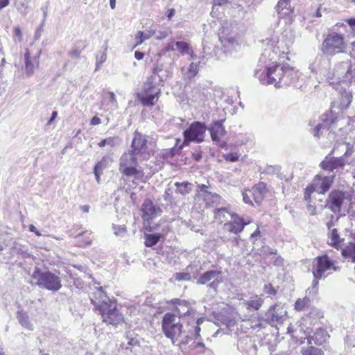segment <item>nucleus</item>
Returning <instances> with one entry per match:
<instances>
[{"mask_svg":"<svg viewBox=\"0 0 355 355\" xmlns=\"http://www.w3.org/2000/svg\"><path fill=\"white\" fill-rule=\"evenodd\" d=\"M286 311L280 306H271L265 315V320L271 325L282 323L284 320Z\"/></svg>","mask_w":355,"mask_h":355,"instance_id":"19","label":"nucleus"},{"mask_svg":"<svg viewBox=\"0 0 355 355\" xmlns=\"http://www.w3.org/2000/svg\"><path fill=\"white\" fill-rule=\"evenodd\" d=\"M347 149L343 155L340 157H331V155L334 153V149L325 157L324 159L320 164V166L325 171L334 172L336 170V173H341L344 170V167L346 164H349L350 162L347 158L352 155V150L349 146V144L347 145Z\"/></svg>","mask_w":355,"mask_h":355,"instance_id":"11","label":"nucleus"},{"mask_svg":"<svg viewBox=\"0 0 355 355\" xmlns=\"http://www.w3.org/2000/svg\"><path fill=\"white\" fill-rule=\"evenodd\" d=\"M29 230L32 232L35 233L37 236H41V233L36 229L33 225H29Z\"/></svg>","mask_w":355,"mask_h":355,"instance_id":"62","label":"nucleus"},{"mask_svg":"<svg viewBox=\"0 0 355 355\" xmlns=\"http://www.w3.org/2000/svg\"><path fill=\"white\" fill-rule=\"evenodd\" d=\"M352 195L349 192L343 191L340 190L331 191L326 200V207L333 213L337 214L336 222L343 217L346 216L348 211H342V207L345 200H351Z\"/></svg>","mask_w":355,"mask_h":355,"instance_id":"10","label":"nucleus"},{"mask_svg":"<svg viewBox=\"0 0 355 355\" xmlns=\"http://www.w3.org/2000/svg\"><path fill=\"white\" fill-rule=\"evenodd\" d=\"M167 35H168V34L166 32H165V31L160 32L159 35L157 37V40H162L164 39L165 37H166Z\"/></svg>","mask_w":355,"mask_h":355,"instance_id":"63","label":"nucleus"},{"mask_svg":"<svg viewBox=\"0 0 355 355\" xmlns=\"http://www.w3.org/2000/svg\"><path fill=\"white\" fill-rule=\"evenodd\" d=\"M255 76L263 85L274 84L276 87L289 85L297 78V71L288 64H275L255 71Z\"/></svg>","mask_w":355,"mask_h":355,"instance_id":"3","label":"nucleus"},{"mask_svg":"<svg viewBox=\"0 0 355 355\" xmlns=\"http://www.w3.org/2000/svg\"><path fill=\"white\" fill-rule=\"evenodd\" d=\"M24 67L26 76H33L40 67V54L32 56L30 50L26 49L24 53Z\"/></svg>","mask_w":355,"mask_h":355,"instance_id":"21","label":"nucleus"},{"mask_svg":"<svg viewBox=\"0 0 355 355\" xmlns=\"http://www.w3.org/2000/svg\"><path fill=\"white\" fill-rule=\"evenodd\" d=\"M273 263L277 266H282L284 263V259L281 257H277L273 261Z\"/></svg>","mask_w":355,"mask_h":355,"instance_id":"49","label":"nucleus"},{"mask_svg":"<svg viewBox=\"0 0 355 355\" xmlns=\"http://www.w3.org/2000/svg\"><path fill=\"white\" fill-rule=\"evenodd\" d=\"M166 304L171 306L174 311L173 313L177 315V318H180L191 314V306L190 302L187 300L174 298L167 301Z\"/></svg>","mask_w":355,"mask_h":355,"instance_id":"17","label":"nucleus"},{"mask_svg":"<svg viewBox=\"0 0 355 355\" xmlns=\"http://www.w3.org/2000/svg\"><path fill=\"white\" fill-rule=\"evenodd\" d=\"M254 202L259 205L265 197L266 193V185L263 182L255 185L250 191Z\"/></svg>","mask_w":355,"mask_h":355,"instance_id":"26","label":"nucleus"},{"mask_svg":"<svg viewBox=\"0 0 355 355\" xmlns=\"http://www.w3.org/2000/svg\"><path fill=\"white\" fill-rule=\"evenodd\" d=\"M302 355H324L321 349L310 346L302 349Z\"/></svg>","mask_w":355,"mask_h":355,"instance_id":"39","label":"nucleus"},{"mask_svg":"<svg viewBox=\"0 0 355 355\" xmlns=\"http://www.w3.org/2000/svg\"><path fill=\"white\" fill-rule=\"evenodd\" d=\"M314 191H315V190H313V187H312L311 184L307 186L306 187V189H304V200L309 202L310 200H311V195Z\"/></svg>","mask_w":355,"mask_h":355,"instance_id":"44","label":"nucleus"},{"mask_svg":"<svg viewBox=\"0 0 355 355\" xmlns=\"http://www.w3.org/2000/svg\"><path fill=\"white\" fill-rule=\"evenodd\" d=\"M177 50L182 54H189L193 57V51L192 50L190 44L188 42L180 41L175 43Z\"/></svg>","mask_w":355,"mask_h":355,"instance_id":"29","label":"nucleus"},{"mask_svg":"<svg viewBox=\"0 0 355 355\" xmlns=\"http://www.w3.org/2000/svg\"><path fill=\"white\" fill-rule=\"evenodd\" d=\"M200 190L196 195V200L200 202L202 201L207 204V200L210 199L211 193L207 190V187L204 184L199 186Z\"/></svg>","mask_w":355,"mask_h":355,"instance_id":"30","label":"nucleus"},{"mask_svg":"<svg viewBox=\"0 0 355 355\" xmlns=\"http://www.w3.org/2000/svg\"><path fill=\"white\" fill-rule=\"evenodd\" d=\"M334 111L331 110L329 114V116L328 114L322 116V121L323 123H318L313 130V134L315 137H320L321 135V130L328 129L329 126L335 121L336 117L334 116Z\"/></svg>","mask_w":355,"mask_h":355,"instance_id":"23","label":"nucleus"},{"mask_svg":"<svg viewBox=\"0 0 355 355\" xmlns=\"http://www.w3.org/2000/svg\"><path fill=\"white\" fill-rule=\"evenodd\" d=\"M141 211L144 224L150 225L153 219L160 214L162 210L153 204L152 200L146 198L141 205Z\"/></svg>","mask_w":355,"mask_h":355,"instance_id":"15","label":"nucleus"},{"mask_svg":"<svg viewBox=\"0 0 355 355\" xmlns=\"http://www.w3.org/2000/svg\"><path fill=\"white\" fill-rule=\"evenodd\" d=\"M263 301L261 296L256 295L252 297L250 300L247 301L246 306L248 309H252L254 311L259 310L261 306Z\"/></svg>","mask_w":355,"mask_h":355,"instance_id":"34","label":"nucleus"},{"mask_svg":"<svg viewBox=\"0 0 355 355\" xmlns=\"http://www.w3.org/2000/svg\"><path fill=\"white\" fill-rule=\"evenodd\" d=\"M211 137L214 141H219L220 139L217 133L214 131V128L211 129Z\"/></svg>","mask_w":355,"mask_h":355,"instance_id":"54","label":"nucleus"},{"mask_svg":"<svg viewBox=\"0 0 355 355\" xmlns=\"http://www.w3.org/2000/svg\"><path fill=\"white\" fill-rule=\"evenodd\" d=\"M330 218L331 220L327 223V227L328 230H330L333 226L335 225V223L333 221V219L334 218V215H331Z\"/></svg>","mask_w":355,"mask_h":355,"instance_id":"61","label":"nucleus"},{"mask_svg":"<svg viewBox=\"0 0 355 355\" xmlns=\"http://www.w3.org/2000/svg\"><path fill=\"white\" fill-rule=\"evenodd\" d=\"M264 292L268 295H275L276 294V290L272 287L270 284H266L264 286Z\"/></svg>","mask_w":355,"mask_h":355,"instance_id":"46","label":"nucleus"},{"mask_svg":"<svg viewBox=\"0 0 355 355\" xmlns=\"http://www.w3.org/2000/svg\"><path fill=\"white\" fill-rule=\"evenodd\" d=\"M338 98V101H334L331 103V109L335 107L340 110L347 108L352 102V95L350 92L345 89L343 92L339 93Z\"/></svg>","mask_w":355,"mask_h":355,"instance_id":"24","label":"nucleus"},{"mask_svg":"<svg viewBox=\"0 0 355 355\" xmlns=\"http://www.w3.org/2000/svg\"><path fill=\"white\" fill-rule=\"evenodd\" d=\"M32 277L36 281V284L42 288L52 291H57L62 287L60 277L50 271H42L36 268Z\"/></svg>","mask_w":355,"mask_h":355,"instance_id":"12","label":"nucleus"},{"mask_svg":"<svg viewBox=\"0 0 355 355\" xmlns=\"http://www.w3.org/2000/svg\"><path fill=\"white\" fill-rule=\"evenodd\" d=\"M221 2L222 0H214L212 10L211 12V14L213 17H217L219 15V8L222 3Z\"/></svg>","mask_w":355,"mask_h":355,"instance_id":"42","label":"nucleus"},{"mask_svg":"<svg viewBox=\"0 0 355 355\" xmlns=\"http://www.w3.org/2000/svg\"><path fill=\"white\" fill-rule=\"evenodd\" d=\"M162 71V68L159 67L158 65H155L152 70L153 74L151 76H153L154 79L155 78V76L158 75V73Z\"/></svg>","mask_w":355,"mask_h":355,"instance_id":"53","label":"nucleus"},{"mask_svg":"<svg viewBox=\"0 0 355 355\" xmlns=\"http://www.w3.org/2000/svg\"><path fill=\"white\" fill-rule=\"evenodd\" d=\"M160 239L161 234L159 233L146 234L144 244L146 247H153L159 242Z\"/></svg>","mask_w":355,"mask_h":355,"instance_id":"35","label":"nucleus"},{"mask_svg":"<svg viewBox=\"0 0 355 355\" xmlns=\"http://www.w3.org/2000/svg\"><path fill=\"white\" fill-rule=\"evenodd\" d=\"M260 236V231L259 228H257L250 236V239L253 241L254 239H257V237Z\"/></svg>","mask_w":355,"mask_h":355,"instance_id":"59","label":"nucleus"},{"mask_svg":"<svg viewBox=\"0 0 355 355\" xmlns=\"http://www.w3.org/2000/svg\"><path fill=\"white\" fill-rule=\"evenodd\" d=\"M167 12V18L168 20H171L173 16L175 15V10L174 8H170L168 10Z\"/></svg>","mask_w":355,"mask_h":355,"instance_id":"60","label":"nucleus"},{"mask_svg":"<svg viewBox=\"0 0 355 355\" xmlns=\"http://www.w3.org/2000/svg\"><path fill=\"white\" fill-rule=\"evenodd\" d=\"M155 143L148 141V136L135 130L128 153L140 160H148L155 154Z\"/></svg>","mask_w":355,"mask_h":355,"instance_id":"4","label":"nucleus"},{"mask_svg":"<svg viewBox=\"0 0 355 355\" xmlns=\"http://www.w3.org/2000/svg\"><path fill=\"white\" fill-rule=\"evenodd\" d=\"M317 294L309 295L307 293V291H306V297L303 299H298L295 303V308L297 311H304L306 308H308L311 303V297H313Z\"/></svg>","mask_w":355,"mask_h":355,"instance_id":"28","label":"nucleus"},{"mask_svg":"<svg viewBox=\"0 0 355 355\" xmlns=\"http://www.w3.org/2000/svg\"><path fill=\"white\" fill-rule=\"evenodd\" d=\"M86 232H84L77 236V245L78 247L85 248L92 243V239L90 236H86Z\"/></svg>","mask_w":355,"mask_h":355,"instance_id":"38","label":"nucleus"},{"mask_svg":"<svg viewBox=\"0 0 355 355\" xmlns=\"http://www.w3.org/2000/svg\"><path fill=\"white\" fill-rule=\"evenodd\" d=\"M327 79L330 84L343 83L347 85L355 81V62H340L337 63L333 71L329 72Z\"/></svg>","mask_w":355,"mask_h":355,"instance_id":"6","label":"nucleus"},{"mask_svg":"<svg viewBox=\"0 0 355 355\" xmlns=\"http://www.w3.org/2000/svg\"><path fill=\"white\" fill-rule=\"evenodd\" d=\"M198 72V66L197 64H194L193 62L191 63L188 69V73L190 76V78L195 77Z\"/></svg>","mask_w":355,"mask_h":355,"instance_id":"45","label":"nucleus"},{"mask_svg":"<svg viewBox=\"0 0 355 355\" xmlns=\"http://www.w3.org/2000/svg\"><path fill=\"white\" fill-rule=\"evenodd\" d=\"M346 47L343 35L332 32L324 39L320 49L324 55L332 57L336 54L344 53Z\"/></svg>","mask_w":355,"mask_h":355,"instance_id":"9","label":"nucleus"},{"mask_svg":"<svg viewBox=\"0 0 355 355\" xmlns=\"http://www.w3.org/2000/svg\"><path fill=\"white\" fill-rule=\"evenodd\" d=\"M162 330L164 335L173 345H185L192 339L193 332L189 323L182 322L175 313H166L162 320Z\"/></svg>","mask_w":355,"mask_h":355,"instance_id":"2","label":"nucleus"},{"mask_svg":"<svg viewBox=\"0 0 355 355\" xmlns=\"http://www.w3.org/2000/svg\"><path fill=\"white\" fill-rule=\"evenodd\" d=\"M135 57L138 60H142L144 57V53L141 51H136L135 52Z\"/></svg>","mask_w":355,"mask_h":355,"instance_id":"58","label":"nucleus"},{"mask_svg":"<svg viewBox=\"0 0 355 355\" xmlns=\"http://www.w3.org/2000/svg\"><path fill=\"white\" fill-rule=\"evenodd\" d=\"M307 210L311 215H316V207L315 205L311 204L307 205Z\"/></svg>","mask_w":355,"mask_h":355,"instance_id":"50","label":"nucleus"},{"mask_svg":"<svg viewBox=\"0 0 355 355\" xmlns=\"http://www.w3.org/2000/svg\"><path fill=\"white\" fill-rule=\"evenodd\" d=\"M206 130L205 123L199 121L192 123L183 132L184 144H188L191 141L202 142L204 140Z\"/></svg>","mask_w":355,"mask_h":355,"instance_id":"14","label":"nucleus"},{"mask_svg":"<svg viewBox=\"0 0 355 355\" xmlns=\"http://www.w3.org/2000/svg\"><path fill=\"white\" fill-rule=\"evenodd\" d=\"M80 55V51L76 49L69 52V55L71 58H79Z\"/></svg>","mask_w":355,"mask_h":355,"instance_id":"52","label":"nucleus"},{"mask_svg":"<svg viewBox=\"0 0 355 355\" xmlns=\"http://www.w3.org/2000/svg\"><path fill=\"white\" fill-rule=\"evenodd\" d=\"M192 157L195 161H200L202 158V153L201 152H197L195 153H193Z\"/></svg>","mask_w":355,"mask_h":355,"instance_id":"56","label":"nucleus"},{"mask_svg":"<svg viewBox=\"0 0 355 355\" xmlns=\"http://www.w3.org/2000/svg\"><path fill=\"white\" fill-rule=\"evenodd\" d=\"M243 144V141H235L234 143L228 141H223V148L226 153L223 154V158L230 162H235L239 160L241 154L239 153L237 148Z\"/></svg>","mask_w":355,"mask_h":355,"instance_id":"20","label":"nucleus"},{"mask_svg":"<svg viewBox=\"0 0 355 355\" xmlns=\"http://www.w3.org/2000/svg\"><path fill=\"white\" fill-rule=\"evenodd\" d=\"M17 318L19 322L23 327H24L30 330L33 329L32 324L29 320V317H28V314L26 312H24L23 311H18L17 314Z\"/></svg>","mask_w":355,"mask_h":355,"instance_id":"31","label":"nucleus"},{"mask_svg":"<svg viewBox=\"0 0 355 355\" xmlns=\"http://www.w3.org/2000/svg\"><path fill=\"white\" fill-rule=\"evenodd\" d=\"M155 33V31H149L148 33L145 34L143 31H138L135 35V40L136 43L134 45V48L139 45H141L145 40L149 39Z\"/></svg>","mask_w":355,"mask_h":355,"instance_id":"33","label":"nucleus"},{"mask_svg":"<svg viewBox=\"0 0 355 355\" xmlns=\"http://www.w3.org/2000/svg\"><path fill=\"white\" fill-rule=\"evenodd\" d=\"M238 30L236 24L232 27L230 31H229L227 26H223V48L227 49V51H225V53H231L232 50L239 46L238 40L239 37Z\"/></svg>","mask_w":355,"mask_h":355,"instance_id":"16","label":"nucleus"},{"mask_svg":"<svg viewBox=\"0 0 355 355\" xmlns=\"http://www.w3.org/2000/svg\"><path fill=\"white\" fill-rule=\"evenodd\" d=\"M227 213L230 216V220L223 225V231L233 233L238 235L241 232L245 226L248 225L250 221H245L244 219L240 217L237 214L229 211L226 207H223V214ZM240 236H236L234 239V241L236 245L239 244Z\"/></svg>","mask_w":355,"mask_h":355,"instance_id":"13","label":"nucleus"},{"mask_svg":"<svg viewBox=\"0 0 355 355\" xmlns=\"http://www.w3.org/2000/svg\"><path fill=\"white\" fill-rule=\"evenodd\" d=\"M107 165L106 157H103L99 162H98L94 168V173L95 175L97 182H100V176L102 173L103 168H106Z\"/></svg>","mask_w":355,"mask_h":355,"instance_id":"32","label":"nucleus"},{"mask_svg":"<svg viewBox=\"0 0 355 355\" xmlns=\"http://www.w3.org/2000/svg\"><path fill=\"white\" fill-rule=\"evenodd\" d=\"M242 196H243V200L245 203L249 204L250 205H253L252 202L250 199V196L246 192H243Z\"/></svg>","mask_w":355,"mask_h":355,"instance_id":"48","label":"nucleus"},{"mask_svg":"<svg viewBox=\"0 0 355 355\" xmlns=\"http://www.w3.org/2000/svg\"><path fill=\"white\" fill-rule=\"evenodd\" d=\"M118 141H119L118 137H110L108 138L103 139L101 141H99L98 143V146L100 148H103L106 145H108L110 147L114 148L117 145Z\"/></svg>","mask_w":355,"mask_h":355,"instance_id":"37","label":"nucleus"},{"mask_svg":"<svg viewBox=\"0 0 355 355\" xmlns=\"http://www.w3.org/2000/svg\"><path fill=\"white\" fill-rule=\"evenodd\" d=\"M211 280L212 282L209 284V286L216 291L220 283V272L217 270L207 271L200 275L198 279V283L206 284Z\"/></svg>","mask_w":355,"mask_h":355,"instance_id":"22","label":"nucleus"},{"mask_svg":"<svg viewBox=\"0 0 355 355\" xmlns=\"http://www.w3.org/2000/svg\"><path fill=\"white\" fill-rule=\"evenodd\" d=\"M161 94V89L154 83L153 76H150L144 83L141 92L137 93L136 96L143 106L153 107L158 102Z\"/></svg>","mask_w":355,"mask_h":355,"instance_id":"8","label":"nucleus"},{"mask_svg":"<svg viewBox=\"0 0 355 355\" xmlns=\"http://www.w3.org/2000/svg\"><path fill=\"white\" fill-rule=\"evenodd\" d=\"M57 116H58V112L56 111H53L52 112L51 119L48 121V124L50 125L55 119Z\"/></svg>","mask_w":355,"mask_h":355,"instance_id":"64","label":"nucleus"},{"mask_svg":"<svg viewBox=\"0 0 355 355\" xmlns=\"http://www.w3.org/2000/svg\"><path fill=\"white\" fill-rule=\"evenodd\" d=\"M335 178V174L329 176H322L317 175L314 177L311 184L315 192L323 194L325 193L332 185Z\"/></svg>","mask_w":355,"mask_h":355,"instance_id":"18","label":"nucleus"},{"mask_svg":"<svg viewBox=\"0 0 355 355\" xmlns=\"http://www.w3.org/2000/svg\"><path fill=\"white\" fill-rule=\"evenodd\" d=\"M342 255L345 259L351 258L352 262L355 263V243H351L342 250Z\"/></svg>","mask_w":355,"mask_h":355,"instance_id":"36","label":"nucleus"},{"mask_svg":"<svg viewBox=\"0 0 355 355\" xmlns=\"http://www.w3.org/2000/svg\"><path fill=\"white\" fill-rule=\"evenodd\" d=\"M290 1L291 0H279L277 6L276 10L280 13V10H283L284 9H289L290 8Z\"/></svg>","mask_w":355,"mask_h":355,"instance_id":"41","label":"nucleus"},{"mask_svg":"<svg viewBox=\"0 0 355 355\" xmlns=\"http://www.w3.org/2000/svg\"><path fill=\"white\" fill-rule=\"evenodd\" d=\"M138 157L128 152L124 153L119 159V170L127 178H133L137 180H143L144 172L138 164Z\"/></svg>","mask_w":355,"mask_h":355,"instance_id":"7","label":"nucleus"},{"mask_svg":"<svg viewBox=\"0 0 355 355\" xmlns=\"http://www.w3.org/2000/svg\"><path fill=\"white\" fill-rule=\"evenodd\" d=\"M14 34L18 38L19 42H22L23 35L21 28L19 26H15L14 28Z\"/></svg>","mask_w":355,"mask_h":355,"instance_id":"47","label":"nucleus"},{"mask_svg":"<svg viewBox=\"0 0 355 355\" xmlns=\"http://www.w3.org/2000/svg\"><path fill=\"white\" fill-rule=\"evenodd\" d=\"M327 331L323 328H318L313 333V335L308 338V343L311 344L312 340L318 345H321L326 342L329 338Z\"/></svg>","mask_w":355,"mask_h":355,"instance_id":"25","label":"nucleus"},{"mask_svg":"<svg viewBox=\"0 0 355 355\" xmlns=\"http://www.w3.org/2000/svg\"><path fill=\"white\" fill-rule=\"evenodd\" d=\"M331 244L335 245L340 243V236L336 229H333L331 232Z\"/></svg>","mask_w":355,"mask_h":355,"instance_id":"43","label":"nucleus"},{"mask_svg":"<svg viewBox=\"0 0 355 355\" xmlns=\"http://www.w3.org/2000/svg\"><path fill=\"white\" fill-rule=\"evenodd\" d=\"M10 3V0H0V10L7 7Z\"/></svg>","mask_w":355,"mask_h":355,"instance_id":"57","label":"nucleus"},{"mask_svg":"<svg viewBox=\"0 0 355 355\" xmlns=\"http://www.w3.org/2000/svg\"><path fill=\"white\" fill-rule=\"evenodd\" d=\"M227 94H231V96L228 97V98L225 100V103H227L229 106L223 107V112H225V114L227 112L231 115H233L236 113V107L232 105V103H234L233 98L236 97L238 92L234 88H230L227 90Z\"/></svg>","mask_w":355,"mask_h":355,"instance_id":"27","label":"nucleus"},{"mask_svg":"<svg viewBox=\"0 0 355 355\" xmlns=\"http://www.w3.org/2000/svg\"><path fill=\"white\" fill-rule=\"evenodd\" d=\"M334 261L327 255L318 256L313 260L311 268L313 279L311 286L307 288V293L309 295L318 294L319 281L327 277L325 272L331 268H334V270H336V268L334 266Z\"/></svg>","mask_w":355,"mask_h":355,"instance_id":"5","label":"nucleus"},{"mask_svg":"<svg viewBox=\"0 0 355 355\" xmlns=\"http://www.w3.org/2000/svg\"><path fill=\"white\" fill-rule=\"evenodd\" d=\"M125 232L126 228L125 227H119L117 230L115 228V234L117 235L123 234Z\"/></svg>","mask_w":355,"mask_h":355,"instance_id":"55","label":"nucleus"},{"mask_svg":"<svg viewBox=\"0 0 355 355\" xmlns=\"http://www.w3.org/2000/svg\"><path fill=\"white\" fill-rule=\"evenodd\" d=\"M101 123V120L97 116H94V117H92L91 121H90V124L92 125H96L100 124Z\"/></svg>","mask_w":355,"mask_h":355,"instance_id":"51","label":"nucleus"},{"mask_svg":"<svg viewBox=\"0 0 355 355\" xmlns=\"http://www.w3.org/2000/svg\"><path fill=\"white\" fill-rule=\"evenodd\" d=\"M90 300L94 310L101 315L103 322L117 326L124 322L123 315L117 309L116 301L109 298L102 288L93 292Z\"/></svg>","mask_w":355,"mask_h":355,"instance_id":"1","label":"nucleus"},{"mask_svg":"<svg viewBox=\"0 0 355 355\" xmlns=\"http://www.w3.org/2000/svg\"><path fill=\"white\" fill-rule=\"evenodd\" d=\"M189 185H190V183L188 182H177L175 183V186L178 188H180L179 192L182 195H185L190 192L191 189L189 188Z\"/></svg>","mask_w":355,"mask_h":355,"instance_id":"40","label":"nucleus"}]
</instances>
